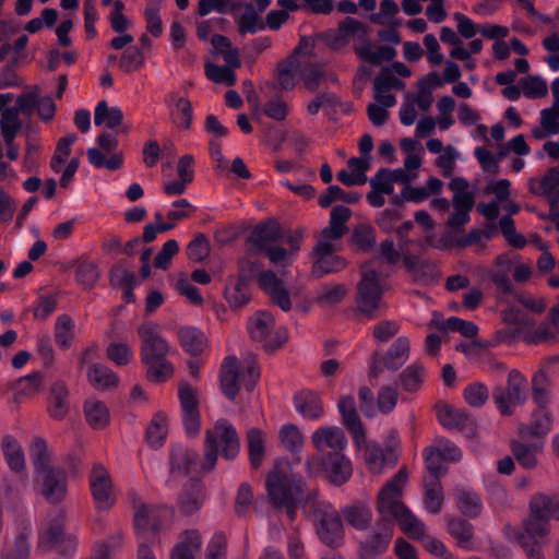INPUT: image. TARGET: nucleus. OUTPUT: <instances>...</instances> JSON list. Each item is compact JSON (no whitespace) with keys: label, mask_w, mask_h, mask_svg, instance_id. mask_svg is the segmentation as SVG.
<instances>
[{"label":"nucleus","mask_w":559,"mask_h":559,"mask_svg":"<svg viewBox=\"0 0 559 559\" xmlns=\"http://www.w3.org/2000/svg\"><path fill=\"white\" fill-rule=\"evenodd\" d=\"M266 489L272 504L289 521L296 519V512L302 506L306 516L316 522L319 539L329 547L342 545L344 527L338 512L329 502L319 500L316 493L307 492L287 461L275 464L267 475Z\"/></svg>","instance_id":"1"},{"label":"nucleus","mask_w":559,"mask_h":559,"mask_svg":"<svg viewBox=\"0 0 559 559\" xmlns=\"http://www.w3.org/2000/svg\"><path fill=\"white\" fill-rule=\"evenodd\" d=\"M407 481V473L401 469L379 491L377 510L382 521L395 520L401 530L411 538L424 536L425 524L402 502L403 490Z\"/></svg>","instance_id":"2"},{"label":"nucleus","mask_w":559,"mask_h":559,"mask_svg":"<svg viewBox=\"0 0 559 559\" xmlns=\"http://www.w3.org/2000/svg\"><path fill=\"white\" fill-rule=\"evenodd\" d=\"M240 450V442L235 427L226 419H218L214 427L205 432V452L202 468L212 471L217 461L218 453L226 460L236 457Z\"/></svg>","instance_id":"3"},{"label":"nucleus","mask_w":559,"mask_h":559,"mask_svg":"<svg viewBox=\"0 0 559 559\" xmlns=\"http://www.w3.org/2000/svg\"><path fill=\"white\" fill-rule=\"evenodd\" d=\"M379 260L372 259L361 266V278L357 284L356 307L359 313L376 317L385 290V281L379 272Z\"/></svg>","instance_id":"4"},{"label":"nucleus","mask_w":559,"mask_h":559,"mask_svg":"<svg viewBox=\"0 0 559 559\" xmlns=\"http://www.w3.org/2000/svg\"><path fill=\"white\" fill-rule=\"evenodd\" d=\"M259 377L260 372L253 357L246 359L242 367L239 368L237 358L228 356L224 359L221 369L222 391L228 399L233 400L236 397L241 384L251 391Z\"/></svg>","instance_id":"5"},{"label":"nucleus","mask_w":559,"mask_h":559,"mask_svg":"<svg viewBox=\"0 0 559 559\" xmlns=\"http://www.w3.org/2000/svg\"><path fill=\"white\" fill-rule=\"evenodd\" d=\"M88 486L95 508L110 510L117 501V492L109 471L102 463H94L88 474Z\"/></svg>","instance_id":"6"},{"label":"nucleus","mask_w":559,"mask_h":559,"mask_svg":"<svg viewBox=\"0 0 559 559\" xmlns=\"http://www.w3.org/2000/svg\"><path fill=\"white\" fill-rule=\"evenodd\" d=\"M275 321L269 311L257 312L248 323L251 337L263 344L266 349H275L284 344L288 337L284 328L275 329Z\"/></svg>","instance_id":"7"},{"label":"nucleus","mask_w":559,"mask_h":559,"mask_svg":"<svg viewBox=\"0 0 559 559\" xmlns=\"http://www.w3.org/2000/svg\"><path fill=\"white\" fill-rule=\"evenodd\" d=\"M526 378L519 370H511L508 374L507 386H497L493 391V401L502 415H511L512 408L526 401Z\"/></svg>","instance_id":"8"},{"label":"nucleus","mask_w":559,"mask_h":559,"mask_svg":"<svg viewBox=\"0 0 559 559\" xmlns=\"http://www.w3.org/2000/svg\"><path fill=\"white\" fill-rule=\"evenodd\" d=\"M259 265L249 260H242L239 264V274L230 276L225 287V298L230 307L239 308L250 299L249 280L259 271Z\"/></svg>","instance_id":"9"},{"label":"nucleus","mask_w":559,"mask_h":559,"mask_svg":"<svg viewBox=\"0 0 559 559\" xmlns=\"http://www.w3.org/2000/svg\"><path fill=\"white\" fill-rule=\"evenodd\" d=\"M462 457L461 450L453 442L447 439H437L425 451L426 468L431 475H443L447 472V464L457 462Z\"/></svg>","instance_id":"10"},{"label":"nucleus","mask_w":559,"mask_h":559,"mask_svg":"<svg viewBox=\"0 0 559 559\" xmlns=\"http://www.w3.org/2000/svg\"><path fill=\"white\" fill-rule=\"evenodd\" d=\"M138 333L141 338L142 362L155 361V359L167 357L170 353V347L160 335L157 324L144 322L138 328Z\"/></svg>","instance_id":"11"},{"label":"nucleus","mask_w":559,"mask_h":559,"mask_svg":"<svg viewBox=\"0 0 559 559\" xmlns=\"http://www.w3.org/2000/svg\"><path fill=\"white\" fill-rule=\"evenodd\" d=\"M129 499L134 511L133 524L136 534L140 536L147 530L157 533L160 530L157 516L162 511L168 510V508L166 506L145 503L135 491L129 492Z\"/></svg>","instance_id":"12"},{"label":"nucleus","mask_w":559,"mask_h":559,"mask_svg":"<svg viewBox=\"0 0 559 559\" xmlns=\"http://www.w3.org/2000/svg\"><path fill=\"white\" fill-rule=\"evenodd\" d=\"M178 396L185 431L188 436H197L201 428L198 392L188 383H181Z\"/></svg>","instance_id":"13"},{"label":"nucleus","mask_w":559,"mask_h":559,"mask_svg":"<svg viewBox=\"0 0 559 559\" xmlns=\"http://www.w3.org/2000/svg\"><path fill=\"white\" fill-rule=\"evenodd\" d=\"M39 546L60 552L68 551L75 546V536L63 532V516L58 515L46 524L39 536Z\"/></svg>","instance_id":"14"},{"label":"nucleus","mask_w":559,"mask_h":559,"mask_svg":"<svg viewBox=\"0 0 559 559\" xmlns=\"http://www.w3.org/2000/svg\"><path fill=\"white\" fill-rule=\"evenodd\" d=\"M311 443L323 455L328 449L331 452H344L348 440L345 432L337 426L319 427L311 433Z\"/></svg>","instance_id":"15"},{"label":"nucleus","mask_w":559,"mask_h":559,"mask_svg":"<svg viewBox=\"0 0 559 559\" xmlns=\"http://www.w3.org/2000/svg\"><path fill=\"white\" fill-rule=\"evenodd\" d=\"M392 522L380 521L370 535L360 542V555L362 559H370L383 554L392 539Z\"/></svg>","instance_id":"16"},{"label":"nucleus","mask_w":559,"mask_h":559,"mask_svg":"<svg viewBox=\"0 0 559 559\" xmlns=\"http://www.w3.org/2000/svg\"><path fill=\"white\" fill-rule=\"evenodd\" d=\"M321 465L329 481L335 486L345 484L352 477V461L344 452H328L321 456Z\"/></svg>","instance_id":"17"},{"label":"nucleus","mask_w":559,"mask_h":559,"mask_svg":"<svg viewBox=\"0 0 559 559\" xmlns=\"http://www.w3.org/2000/svg\"><path fill=\"white\" fill-rule=\"evenodd\" d=\"M411 343L406 336L399 337L388 349L382 360H374L370 368V377L377 378L382 367L395 371L400 369L409 357Z\"/></svg>","instance_id":"18"},{"label":"nucleus","mask_w":559,"mask_h":559,"mask_svg":"<svg viewBox=\"0 0 559 559\" xmlns=\"http://www.w3.org/2000/svg\"><path fill=\"white\" fill-rule=\"evenodd\" d=\"M41 495L51 503L62 501L68 492L67 473L61 467L39 475Z\"/></svg>","instance_id":"19"},{"label":"nucleus","mask_w":559,"mask_h":559,"mask_svg":"<svg viewBox=\"0 0 559 559\" xmlns=\"http://www.w3.org/2000/svg\"><path fill=\"white\" fill-rule=\"evenodd\" d=\"M358 451L364 453V461L368 471L372 474L379 475L383 472L389 462L394 464L396 461L391 451H386L379 443L369 441L364 433V442L355 444Z\"/></svg>","instance_id":"20"},{"label":"nucleus","mask_w":559,"mask_h":559,"mask_svg":"<svg viewBox=\"0 0 559 559\" xmlns=\"http://www.w3.org/2000/svg\"><path fill=\"white\" fill-rule=\"evenodd\" d=\"M343 424L349 430L354 444L364 442L365 429L356 411V403L353 395L342 396L337 404Z\"/></svg>","instance_id":"21"},{"label":"nucleus","mask_w":559,"mask_h":559,"mask_svg":"<svg viewBox=\"0 0 559 559\" xmlns=\"http://www.w3.org/2000/svg\"><path fill=\"white\" fill-rule=\"evenodd\" d=\"M202 536L198 530L190 528L180 533L170 550V559H195L202 548Z\"/></svg>","instance_id":"22"},{"label":"nucleus","mask_w":559,"mask_h":559,"mask_svg":"<svg viewBox=\"0 0 559 559\" xmlns=\"http://www.w3.org/2000/svg\"><path fill=\"white\" fill-rule=\"evenodd\" d=\"M516 262V255L512 252H506L495 259L493 269L487 271L496 287L502 293L511 292L512 284L510 280V272Z\"/></svg>","instance_id":"23"},{"label":"nucleus","mask_w":559,"mask_h":559,"mask_svg":"<svg viewBox=\"0 0 559 559\" xmlns=\"http://www.w3.org/2000/svg\"><path fill=\"white\" fill-rule=\"evenodd\" d=\"M70 392L63 380H56L49 391L47 412L53 419L66 418L70 411Z\"/></svg>","instance_id":"24"},{"label":"nucleus","mask_w":559,"mask_h":559,"mask_svg":"<svg viewBox=\"0 0 559 559\" xmlns=\"http://www.w3.org/2000/svg\"><path fill=\"white\" fill-rule=\"evenodd\" d=\"M403 261L416 283L430 284L440 275L438 266L431 261L412 254H405Z\"/></svg>","instance_id":"25"},{"label":"nucleus","mask_w":559,"mask_h":559,"mask_svg":"<svg viewBox=\"0 0 559 559\" xmlns=\"http://www.w3.org/2000/svg\"><path fill=\"white\" fill-rule=\"evenodd\" d=\"M260 287L271 297L282 310L288 311L292 308V301L287 290L284 288L281 280L275 273L266 271L259 276Z\"/></svg>","instance_id":"26"},{"label":"nucleus","mask_w":559,"mask_h":559,"mask_svg":"<svg viewBox=\"0 0 559 559\" xmlns=\"http://www.w3.org/2000/svg\"><path fill=\"white\" fill-rule=\"evenodd\" d=\"M528 188L532 193L547 197L554 205L559 201V167H552L542 178H531Z\"/></svg>","instance_id":"27"},{"label":"nucleus","mask_w":559,"mask_h":559,"mask_svg":"<svg viewBox=\"0 0 559 559\" xmlns=\"http://www.w3.org/2000/svg\"><path fill=\"white\" fill-rule=\"evenodd\" d=\"M85 420L96 430L106 428L110 424V412L105 402L97 397H88L83 404Z\"/></svg>","instance_id":"28"},{"label":"nucleus","mask_w":559,"mask_h":559,"mask_svg":"<svg viewBox=\"0 0 559 559\" xmlns=\"http://www.w3.org/2000/svg\"><path fill=\"white\" fill-rule=\"evenodd\" d=\"M295 409L305 418L319 419L323 415L320 396L312 391H301L294 397Z\"/></svg>","instance_id":"29"},{"label":"nucleus","mask_w":559,"mask_h":559,"mask_svg":"<svg viewBox=\"0 0 559 559\" xmlns=\"http://www.w3.org/2000/svg\"><path fill=\"white\" fill-rule=\"evenodd\" d=\"M174 121L182 129H189L192 122L191 103L178 93H170L166 96Z\"/></svg>","instance_id":"30"},{"label":"nucleus","mask_w":559,"mask_h":559,"mask_svg":"<svg viewBox=\"0 0 559 559\" xmlns=\"http://www.w3.org/2000/svg\"><path fill=\"white\" fill-rule=\"evenodd\" d=\"M559 338V325L546 319L536 328L523 329V340L528 344L555 343Z\"/></svg>","instance_id":"31"},{"label":"nucleus","mask_w":559,"mask_h":559,"mask_svg":"<svg viewBox=\"0 0 559 559\" xmlns=\"http://www.w3.org/2000/svg\"><path fill=\"white\" fill-rule=\"evenodd\" d=\"M544 444L542 441H535L527 444L522 441H512L511 450L515 460L526 469L537 466V456L542 453Z\"/></svg>","instance_id":"32"},{"label":"nucleus","mask_w":559,"mask_h":559,"mask_svg":"<svg viewBox=\"0 0 559 559\" xmlns=\"http://www.w3.org/2000/svg\"><path fill=\"white\" fill-rule=\"evenodd\" d=\"M530 511L533 516L547 521L559 520V498L537 493L530 501Z\"/></svg>","instance_id":"33"},{"label":"nucleus","mask_w":559,"mask_h":559,"mask_svg":"<svg viewBox=\"0 0 559 559\" xmlns=\"http://www.w3.org/2000/svg\"><path fill=\"white\" fill-rule=\"evenodd\" d=\"M91 385L98 391H107L119 384L118 376L103 364H94L87 370Z\"/></svg>","instance_id":"34"},{"label":"nucleus","mask_w":559,"mask_h":559,"mask_svg":"<svg viewBox=\"0 0 559 559\" xmlns=\"http://www.w3.org/2000/svg\"><path fill=\"white\" fill-rule=\"evenodd\" d=\"M197 453L181 444H175L170 452V472L175 476H186L197 461Z\"/></svg>","instance_id":"35"},{"label":"nucleus","mask_w":559,"mask_h":559,"mask_svg":"<svg viewBox=\"0 0 559 559\" xmlns=\"http://www.w3.org/2000/svg\"><path fill=\"white\" fill-rule=\"evenodd\" d=\"M358 57L368 63L379 64L383 61H391L396 56V50L391 46L365 43L356 48Z\"/></svg>","instance_id":"36"},{"label":"nucleus","mask_w":559,"mask_h":559,"mask_svg":"<svg viewBox=\"0 0 559 559\" xmlns=\"http://www.w3.org/2000/svg\"><path fill=\"white\" fill-rule=\"evenodd\" d=\"M552 427V418L547 409H537L533 413L532 419L527 425L520 428L521 437L534 436L545 437Z\"/></svg>","instance_id":"37"},{"label":"nucleus","mask_w":559,"mask_h":559,"mask_svg":"<svg viewBox=\"0 0 559 559\" xmlns=\"http://www.w3.org/2000/svg\"><path fill=\"white\" fill-rule=\"evenodd\" d=\"M437 415L440 424L447 429H464L472 424L469 415L462 408L443 405L438 408Z\"/></svg>","instance_id":"38"},{"label":"nucleus","mask_w":559,"mask_h":559,"mask_svg":"<svg viewBox=\"0 0 559 559\" xmlns=\"http://www.w3.org/2000/svg\"><path fill=\"white\" fill-rule=\"evenodd\" d=\"M281 238L280 226L275 222H269L257 226L249 236V241L260 250H266L272 242Z\"/></svg>","instance_id":"39"},{"label":"nucleus","mask_w":559,"mask_h":559,"mask_svg":"<svg viewBox=\"0 0 559 559\" xmlns=\"http://www.w3.org/2000/svg\"><path fill=\"white\" fill-rule=\"evenodd\" d=\"M29 455L33 466L38 475L47 473L50 469L58 468V466L51 465L50 451L46 441L41 438H34L29 448Z\"/></svg>","instance_id":"40"},{"label":"nucleus","mask_w":559,"mask_h":559,"mask_svg":"<svg viewBox=\"0 0 559 559\" xmlns=\"http://www.w3.org/2000/svg\"><path fill=\"white\" fill-rule=\"evenodd\" d=\"M168 433V418L158 412L156 413L146 428L145 439L151 448H160L167 438Z\"/></svg>","instance_id":"41"},{"label":"nucleus","mask_w":559,"mask_h":559,"mask_svg":"<svg viewBox=\"0 0 559 559\" xmlns=\"http://www.w3.org/2000/svg\"><path fill=\"white\" fill-rule=\"evenodd\" d=\"M302 60L290 56L282 61L277 67V81L280 86L285 91H290L296 85V78L300 75Z\"/></svg>","instance_id":"42"},{"label":"nucleus","mask_w":559,"mask_h":559,"mask_svg":"<svg viewBox=\"0 0 559 559\" xmlns=\"http://www.w3.org/2000/svg\"><path fill=\"white\" fill-rule=\"evenodd\" d=\"M440 475H431L425 478V509L430 513H438L443 506V492Z\"/></svg>","instance_id":"43"},{"label":"nucleus","mask_w":559,"mask_h":559,"mask_svg":"<svg viewBox=\"0 0 559 559\" xmlns=\"http://www.w3.org/2000/svg\"><path fill=\"white\" fill-rule=\"evenodd\" d=\"M515 528L525 534L527 540L535 542V544L545 543L550 533L549 521L533 516L532 514L523 521L522 527Z\"/></svg>","instance_id":"44"},{"label":"nucleus","mask_w":559,"mask_h":559,"mask_svg":"<svg viewBox=\"0 0 559 559\" xmlns=\"http://www.w3.org/2000/svg\"><path fill=\"white\" fill-rule=\"evenodd\" d=\"M178 337L181 347L191 355L202 353L207 343L204 333L193 326L181 328Z\"/></svg>","instance_id":"45"},{"label":"nucleus","mask_w":559,"mask_h":559,"mask_svg":"<svg viewBox=\"0 0 559 559\" xmlns=\"http://www.w3.org/2000/svg\"><path fill=\"white\" fill-rule=\"evenodd\" d=\"M316 260L312 265V273L322 276L329 273L342 271L346 262L335 252L313 253Z\"/></svg>","instance_id":"46"},{"label":"nucleus","mask_w":559,"mask_h":559,"mask_svg":"<svg viewBox=\"0 0 559 559\" xmlns=\"http://www.w3.org/2000/svg\"><path fill=\"white\" fill-rule=\"evenodd\" d=\"M2 452L9 467L14 472H22L25 468V456L21 444L12 437L4 436L2 439Z\"/></svg>","instance_id":"47"},{"label":"nucleus","mask_w":559,"mask_h":559,"mask_svg":"<svg viewBox=\"0 0 559 559\" xmlns=\"http://www.w3.org/2000/svg\"><path fill=\"white\" fill-rule=\"evenodd\" d=\"M456 506L459 510L468 518H476L483 510V503L479 496L467 488H461L455 493Z\"/></svg>","instance_id":"48"},{"label":"nucleus","mask_w":559,"mask_h":559,"mask_svg":"<svg viewBox=\"0 0 559 559\" xmlns=\"http://www.w3.org/2000/svg\"><path fill=\"white\" fill-rule=\"evenodd\" d=\"M75 337V323L68 314H61L55 323V341L59 348L68 349Z\"/></svg>","instance_id":"49"},{"label":"nucleus","mask_w":559,"mask_h":559,"mask_svg":"<svg viewBox=\"0 0 559 559\" xmlns=\"http://www.w3.org/2000/svg\"><path fill=\"white\" fill-rule=\"evenodd\" d=\"M448 530L451 536L456 540L459 547L466 550L474 549V533L471 523L462 519H451L448 522Z\"/></svg>","instance_id":"50"},{"label":"nucleus","mask_w":559,"mask_h":559,"mask_svg":"<svg viewBox=\"0 0 559 559\" xmlns=\"http://www.w3.org/2000/svg\"><path fill=\"white\" fill-rule=\"evenodd\" d=\"M123 119L119 107H109L105 100L99 102L94 110V122L96 126H104L108 129L118 127Z\"/></svg>","instance_id":"51"},{"label":"nucleus","mask_w":559,"mask_h":559,"mask_svg":"<svg viewBox=\"0 0 559 559\" xmlns=\"http://www.w3.org/2000/svg\"><path fill=\"white\" fill-rule=\"evenodd\" d=\"M204 502V490L200 481H192L180 498V510L185 514L199 511Z\"/></svg>","instance_id":"52"},{"label":"nucleus","mask_w":559,"mask_h":559,"mask_svg":"<svg viewBox=\"0 0 559 559\" xmlns=\"http://www.w3.org/2000/svg\"><path fill=\"white\" fill-rule=\"evenodd\" d=\"M452 205L454 212L449 216L447 225L451 229H457L466 225L469 222V212L474 205V199L467 198H452Z\"/></svg>","instance_id":"53"},{"label":"nucleus","mask_w":559,"mask_h":559,"mask_svg":"<svg viewBox=\"0 0 559 559\" xmlns=\"http://www.w3.org/2000/svg\"><path fill=\"white\" fill-rule=\"evenodd\" d=\"M343 515L349 525L360 531L366 530L372 520L370 508L364 504H353L344 508Z\"/></svg>","instance_id":"54"},{"label":"nucleus","mask_w":559,"mask_h":559,"mask_svg":"<svg viewBox=\"0 0 559 559\" xmlns=\"http://www.w3.org/2000/svg\"><path fill=\"white\" fill-rule=\"evenodd\" d=\"M106 153L102 150L91 147L87 150V159L91 165L96 168H106L108 170H117L123 164V156L121 153H112L109 154L108 157L105 155Z\"/></svg>","instance_id":"55"},{"label":"nucleus","mask_w":559,"mask_h":559,"mask_svg":"<svg viewBox=\"0 0 559 559\" xmlns=\"http://www.w3.org/2000/svg\"><path fill=\"white\" fill-rule=\"evenodd\" d=\"M248 450L250 463L254 468H259L264 457L265 435L255 428L247 432Z\"/></svg>","instance_id":"56"},{"label":"nucleus","mask_w":559,"mask_h":559,"mask_svg":"<svg viewBox=\"0 0 559 559\" xmlns=\"http://www.w3.org/2000/svg\"><path fill=\"white\" fill-rule=\"evenodd\" d=\"M281 444L290 453H299L304 448V437L293 424H286L278 431Z\"/></svg>","instance_id":"57"},{"label":"nucleus","mask_w":559,"mask_h":559,"mask_svg":"<svg viewBox=\"0 0 559 559\" xmlns=\"http://www.w3.org/2000/svg\"><path fill=\"white\" fill-rule=\"evenodd\" d=\"M504 535L507 536L508 539L518 542L525 550L526 557L528 559H544V554L540 549L539 544H535V542L527 540L526 535L521 533L514 526L507 525L504 527Z\"/></svg>","instance_id":"58"},{"label":"nucleus","mask_w":559,"mask_h":559,"mask_svg":"<svg viewBox=\"0 0 559 559\" xmlns=\"http://www.w3.org/2000/svg\"><path fill=\"white\" fill-rule=\"evenodd\" d=\"M143 364L146 366L147 379L157 383L166 381L174 373V366L167 360V357Z\"/></svg>","instance_id":"59"},{"label":"nucleus","mask_w":559,"mask_h":559,"mask_svg":"<svg viewBox=\"0 0 559 559\" xmlns=\"http://www.w3.org/2000/svg\"><path fill=\"white\" fill-rule=\"evenodd\" d=\"M533 386V401L540 409H546L550 401L549 395V378L545 377L543 372H535L532 378Z\"/></svg>","instance_id":"60"},{"label":"nucleus","mask_w":559,"mask_h":559,"mask_svg":"<svg viewBox=\"0 0 559 559\" xmlns=\"http://www.w3.org/2000/svg\"><path fill=\"white\" fill-rule=\"evenodd\" d=\"M236 23L238 32L241 35H246L248 33L254 34L264 28L263 22L260 20L252 5H247L243 13L236 19Z\"/></svg>","instance_id":"61"},{"label":"nucleus","mask_w":559,"mask_h":559,"mask_svg":"<svg viewBox=\"0 0 559 559\" xmlns=\"http://www.w3.org/2000/svg\"><path fill=\"white\" fill-rule=\"evenodd\" d=\"M76 141V135L70 133L58 141L55 154L50 162V167L55 173H61L63 164L71 153V145Z\"/></svg>","instance_id":"62"},{"label":"nucleus","mask_w":559,"mask_h":559,"mask_svg":"<svg viewBox=\"0 0 559 559\" xmlns=\"http://www.w3.org/2000/svg\"><path fill=\"white\" fill-rule=\"evenodd\" d=\"M0 127L4 142H9L11 139H15V135L21 128L19 109L10 107L3 110L0 120Z\"/></svg>","instance_id":"63"},{"label":"nucleus","mask_w":559,"mask_h":559,"mask_svg":"<svg viewBox=\"0 0 559 559\" xmlns=\"http://www.w3.org/2000/svg\"><path fill=\"white\" fill-rule=\"evenodd\" d=\"M29 536L31 530L25 527L24 531L16 536L14 547L5 554H2L0 559H28Z\"/></svg>","instance_id":"64"}]
</instances>
